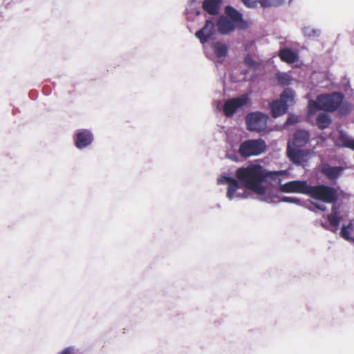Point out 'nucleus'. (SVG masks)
Segmentation results:
<instances>
[{
  "label": "nucleus",
  "instance_id": "1",
  "mask_svg": "<svg viewBox=\"0 0 354 354\" xmlns=\"http://www.w3.org/2000/svg\"><path fill=\"white\" fill-rule=\"evenodd\" d=\"M278 175L279 172L268 171L263 166L258 164H250L247 167H239L235 173V176L241 187L260 195L266 193L263 183L268 178H273Z\"/></svg>",
  "mask_w": 354,
  "mask_h": 354
},
{
  "label": "nucleus",
  "instance_id": "2",
  "mask_svg": "<svg viewBox=\"0 0 354 354\" xmlns=\"http://www.w3.org/2000/svg\"><path fill=\"white\" fill-rule=\"evenodd\" d=\"M344 95L339 92H333L319 95V102L321 104V109L333 113L337 111L340 115H346L352 110V104L344 102Z\"/></svg>",
  "mask_w": 354,
  "mask_h": 354
},
{
  "label": "nucleus",
  "instance_id": "3",
  "mask_svg": "<svg viewBox=\"0 0 354 354\" xmlns=\"http://www.w3.org/2000/svg\"><path fill=\"white\" fill-rule=\"evenodd\" d=\"M295 92L290 88L284 90L280 95L279 100H273L270 106L273 118H277L287 112L289 104L294 102Z\"/></svg>",
  "mask_w": 354,
  "mask_h": 354
},
{
  "label": "nucleus",
  "instance_id": "4",
  "mask_svg": "<svg viewBox=\"0 0 354 354\" xmlns=\"http://www.w3.org/2000/svg\"><path fill=\"white\" fill-rule=\"evenodd\" d=\"M308 196L328 203H334L337 200V190L325 185H310Z\"/></svg>",
  "mask_w": 354,
  "mask_h": 354
},
{
  "label": "nucleus",
  "instance_id": "5",
  "mask_svg": "<svg viewBox=\"0 0 354 354\" xmlns=\"http://www.w3.org/2000/svg\"><path fill=\"white\" fill-rule=\"evenodd\" d=\"M266 149V142L263 139H250L241 143L238 152L243 158L258 156Z\"/></svg>",
  "mask_w": 354,
  "mask_h": 354
},
{
  "label": "nucleus",
  "instance_id": "6",
  "mask_svg": "<svg viewBox=\"0 0 354 354\" xmlns=\"http://www.w3.org/2000/svg\"><path fill=\"white\" fill-rule=\"evenodd\" d=\"M268 116L261 112H252L245 117V123L248 130L250 131L261 132L267 127Z\"/></svg>",
  "mask_w": 354,
  "mask_h": 354
},
{
  "label": "nucleus",
  "instance_id": "7",
  "mask_svg": "<svg viewBox=\"0 0 354 354\" xmlns=\"http://www.w3.org/2000/svg\"><path fill=\"white\" fill-rule=\"evenodd\" d=\"M93 141V133L89 129H81L74 133L73 142L75 147L80 150L88 147Z\"/></svg>",
  "mask_w": 354,
  "mask_h": 354
},
{
  "label": "nucleus",
  "instance_id": "8",
  "mask_svg": "<svg viewBox=\"0 0 354 354\" xmlns=\"http://www.w3.org/2000/svg\"><path fill=\"white\" fill-rule=\"evenodd\" d=\"M248 101L249 97L247 94L227 100L223 108L225 115L227 118L232 117L239 108L245 105Z\"/></svg>",
  "mask_w": 354,
  "mask_h": 354
},
{
  "label": "nucleus",
  "instance_id": "9",
  "mask_svg": "<svg viewBox=\"0 0 354 354\" xmlns=\"http://www.w3.org/2000/svg\"><path fill=\"white\" fill-rule=\"evenodd\" d=\"M310 185L305 180H292L280 186L285 193H300L308 195Z\"/></svg>",
  "mask_w": 354,
  "mask_h": 354
},
{
  "label": "nucleus",
  "instance_id": "10",
  "mask_svg": "<svg viewBox=\"0 0 354 354\" xmlns=\"http://www.w3.org/2000/svg\"><path fill=\"white\" fill-rule=\"evenodd\" d=\"M310 151L292 148L289 145L287 147V155L292 162L298 165H304L309 158Z\"/></svg>",
  "mask_w": 354,
  "mask_h": 354
},
{
  "label": "nucleus",
  "instance_id": "11",
  "mask_svg": "<svg viewBox=\"0 0 354 354\" xmlns=\"http://www.w3.org/2000/svg\"><path fill=\"white\" fill-rule=\"evenodd\" d=\"M214 23L212 19H209L205 21L204 26L196 32L195 36L200 40L202 44H205L208 41L209 38L214 35Z\"/></svg>",
  "mask_w": 354,
  "mask_h": 354
},
{
  "label": "nucleus",
  "instance_id": "12",
  "mask_svg": "<svg viewBox=\"0 0 354 354\" xmlns=\"http://www.w3.org/2000/svg\"><path fill=\"white\" fill-rule=\"evenodd\" d=\"M225 12L229 17L233 23L236 24L238 28L240 29H245L248 28V24L247 21L243 20V15L237 10L230 6H227L225 8Z\"/></svg>",
  "mask_w": 354,
  "mask_h": 354
},
{
  "label": "nucleus",
  "instance_id": "13",
  "mask_svg": "<svg viewBox=\"0 0 354 354\" xmlns=\"http://www.w3.org/2000/svg\"><path fill=\"white\" fill-rule=\"evenodd\" d=\"M220 184H227V196L230 200H232L236 190L239 188L241 184L239 180L229 176H222L218 180Z\"/></svg>",
  "mask_w": 354,
  "mask_h": 354
},
{
  "label": "nucleus",
  "instance_id": "14",
  "mask_svg": "<svg viewBox=\"0 0 354 354\" xmlns=\"http://www.w3.org/2000/svg\"><path fill=\"white\" fill-rule=\"evenodd\" d=\"M216 26L218 32L222 35L229 34L235 29L234 24L227 17L223 15L219 17Z\"/></svg>",
  "mask_w": 354,
  "mask_h": 354
},
{
  "label": "nucleus",
  "instance_id": "15",
  "mask_svg": "<svg viewBox=\"0 0 354 354\" xmlns=\"http://www.w3.org/2000/svg\"><path fill=\"white\" fill-rule=\"evenodd\" d=\"M223 0H204L202 8L209 15L215 16L218 15Z\"/></svg>",
  "mask_w": 354,
  "mask_h": 354
},
{
  "label": "nucleus",
  "instance_id": "16",
  "mask_svg": "<svg viewBox=\"0 0 354 354\" xmlns=\"http://www.w3.org/2000/svg\"><path fill=\"white\" fill-rule=\"evenodd\" d=\"M310 140V133L308 131L303 129H299L293 135L292 145L295 147H301L305 146Z\"/></svg>",
  "mask_w": 354,
  "mask_h": 354
},
{
  "label": "nucleus",
  "instance_id": "17",
  "mask_svg": "<svg viewBox=\"0 0 354 354\" xmlns=\"http://www.w3.org/2000/svg\"><path fill=\"white\" fill-rule=\"evenodd\" d=\"M343 170L344 168L342 167H332L327 163L323 164L321 167V172L330 180L337 178Z\"/></svg>",
  "mask_w": 354,
  "mask_h": 354
},
{
  "label": "nucleus",
  "instance_id": "18",
  "mask_svg": "<svg viewBox=\"0 0 354 354\" xmlns=\"http://www.w3.org/2000/svg\"><path fill=\"white\" fill-rule=\"evenodd\" d=\"M280 59L287 64H293L298 59L297 53L289 48H281L278 53Z\"/></svg>",
  "mask_w": 354,
  "mask_h": 354
},
{
  "label": "nucleus",
  "instance_id": "19",
  "mask_svg": "<svg viewBox=\"0 0 354 354\" xmlns=\"http://www.w3.org/2000/svg\"><path fill=\"white\" fill-rule=\"evenodd\" d=\"M328 221L331 227L330 230L335 232L338 230L341 217L339 216L338 207L333 206L332 213L328 216Z\"/></svg>",
  "mask_w": 354,
  "mask_h": 354
},
{
  "label": "nucleus",
  "instance_id": "20",
  "mask_svg": "<svg viewBox=\"0 0 354 354\" xmlns=\"http://www.w3.org/2000/svg\"><path fill=\"white\" fill-rule=\"evenodd\" d=\"M213 51L218 58L225 57L228 52L227 46L222 41H216L212 45Z\"/></svg>",
  "mask_w": 354,
  "mask_h": 354
},
{
  "label": "nucleus",
  "instance_id": "21",
  "mask_svg": "<svg viewBox=\"0 0 354 354\" xmlns=\"http://www.w3.org/2000/svg\"><path fill=\"white\" fill-rule=\"evenodd\" d=\"M332 120L328 114L326 113H319L316 118V124L317 127L321 129H325L331 124Z\"/></svg>",
  "mask_w": 354,
  "mask_h": 354
},
{
  "label": "nucleus",
  "instance_id": "22",
  "mask_svg": "<svg viewBox=\"0 0 354 354\" xmlns=\"http://www.w3.org/2000/svg\"><path fill=\"white\" fill-rule=\"evenodd\" d=\"M318 110L321 109V104L319 102V95L315 100H310L308 106V112L309 115H314Z\"/></svg>",
  "mask_w": 354,
  "mask_h": 354
},
{
  "label": "nucleus",
  "instance_id": "23",
  "mask_svg": "<svg viewBox=\"0 0 354 354\" xmlns=\"http://www.w3.org/2000/svg\"><path fill=\"white\" fill-rule=\"evenodd\" d=\"M245 65L250 68H258L261 66V63L256 61L252 55L250 53L247 54L244 58Z\"/></svg>",
  "mask_w": 354,
  "mask_h": 354
},
{
  "label": "nucleus",
  "instance_id": "24",
  "mask_svg": "<svg viewBox=\"0 0 354 354\" xmlns=\"http://www.w3.org/2000/svg\"><path fill=\"white\" fill-rule=\"evenodd\" d=\"M259 3L263 8L275 7L282 5L284 0H259Z\"/></svg>",
  "mask_w": 354,
  "mask_h": 354
},
{
  "label": "nucleus",
  "instance_id": "25",
  "mask_svg": "<svg viewBox=\"0 0 354 354\" xmlns=\"http://www.w3.org/2000/svg\"><path fill=\"white\" fill-rule=\"evenodd\" d=\"M277 80L279 83L283 86H287L291 83V78L290 75L286 73H281L278 75Z\"/></svg>",
  "mask_w": 354,
  "mask_h": 354
},
{
  "label": "nucleus",
  "instance_id": "26",
  "mask_svg": "<svg viewBox=\"0 0 354 354\" xmlns=\"http://www.w3.org/2000/svg\"><path fill=\"white\" fill-rule=\"evenodd\" d=\"M353 228V225L350 223L347 226H343L341 230V236L346 240L350 239V231Z\"/></svg>",
  "mask_w": 354,
  "mask_h": 354
},
{
  "label": "nucleus",
  "instance_id": "27",
  "mask_svg": "<svg viewBox=\"0 0 354 354\" xmlns=\"http://www.w3.org/2000/svg\"><path fill=\"white\" fill-rule=\"evenodd\" d=\"M302 31L304 35L308 37H317L319 35V30L311 28L310 27H305L303 28Z\"/></svg>",
  "mask_w": 354,
  "mask_h": 354
},
{
  "label": "nucleus",
  "instance_id": "28",
  "mask_svg": "<svg viewBox=\"0 0 354 354\" xmlns=\"http://www.w3.org/2000/svg\"><path fill=\"white\" fill-rule=\"evenodd\" d=\"M351 138H350L346 133L341 132L339 136V140L342 142V146L344 147H346V143H348L351 141Z\"/></svg>",
  "mask_w": 354,
  "mask_h": 354
},
{
  "label": "nucleus",
  "instance_id": "29",
  "mask_svg": "<svg viewBox=\"0 0 354 354\" xmlns=\"http://www.w3.org/2000/svg\"><path fill=\"white\" fill-rule=\"evenodd\" d=\"M76 353V348L74 346H70L64 348L61 351L58 352L57 354H75Z\"/></svg>",
  "mask_w": 354,
  "mask_h": 354
},
{
  "label": "nucleus",
  "instance_id": "30",
  "mask_svg": "<svg viewBox=\"0 0 354 354\" xmlns=\"http://www.w3.org/2000/svg\"><path fill=\"white\" fill-rule=\"evenodd\" d=\"M241 1L248 8H254L256 7L257 2H259V0H241Z\"/></svg>",
  "mask_w": 354,
  "mask_h": 354
},
{
  "label": "nucleus",
  "instance_id": "31",
  "mask_svg": "<svg viewBox=\"0 0 354 354\" xmlns=\"http://www.w3.org/2000/svg\"><path fill=\"white\" fill-rule=\"evenodd\" d=\"M298 122V118L297 116H295V115H290L286 122V124H295V123H297Z\"/></svg>",
  "mask_w": 354,
  "mask_h": 354
},
{
  "label": "nucleus",
  "instance_id": "32",
  "mask_svg": "<svg viewBox=\"0 0 354 354\" xmlns=\"http://www.w3.org/2000/svg\"><path fill=\"white\" fill-rule=\"evenodd\" d=\"M282 201L288 202V203H298L299 199H297L296 198L285 196V197L282 198Z\"/></svg>",
  "mask_w": 354,
  "mask_h": 354
},
{
  "label": "nucleus",
  "instance_id": "33",
  "mask_svg": "<svg viewBox=\"0 0 354 354\" xmlns=\"http://www.w3.org/2000/svg\"><path fill=\"white\" fill-rule=\"evenodd\" d=\"M346 148H349L354 150V139H351L349 142L346 143Z\"/></svg>",
  "mask_w": 354,
  "mask_h": 354
},
{
  "label": "nucleus",
  "instance_id": "34",
  "mask_svg": "<svg viewBox=\"0 0 354 354\" xmlns=\"http://www.w3.org/2000/svg\"><path fill=\"white\" fill-rule=\"evenodd\" d=\"M315 206L322 211H325L326 209V206L324 205H315Z\"/></svg>",
  "mask_w": 354,
  "mask_h": 354
}]
</instances>
